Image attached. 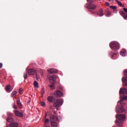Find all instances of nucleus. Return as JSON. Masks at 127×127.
<instances>
[{
    "label": "nucleus",
    "mask_w": 127,
    "mask_h": 127,
    "mask_svg": "<svg viewBox=\"0 0 127 127\" xmlns=\"http://www.w3.org/2000/svg\"><path fill=\"white\" fill-rule=\"evenodd\" d=\"M87 1L89 3H93V2H94V0H87Z\"/></svg>",
    "instance_id": "34"
},
{
    "label": "nucleus",
    "mask_w": 127,
    "mask_h": 127,
    "mask_svg": "<svg viewBox=\"0 0 127 127\" xmlns=\"http://www.w3.org/2000/svg\"><path fill=\"white\" fill-rule=\"evenodd\" d=\"M113 12H114L115 13H117V12H118V10H117L116 9L114 10Z\"/></svg>",
    "instance_id": "39"
},
{
    "label": "nucleus",
    "mask_w": 127,
    "mask_h": 127,
    "mask_svg": "<svg viewBox=\"0 0 127 127\" xmlns=\"http://www.w3.org/2000/svg\"><path fill=\"white\" fill-rule=\"evenodd\" d=\"M16 94H17V92H16V91H14L12 92L11 97H12V98H15V97H16Z\"/></svg>",
    "instance_id": "21"
},
{
    "label": "nucleus",
    "mask_w": 127,
    "mask_h": 127,
    "mask_svg": "<svg viewBox=\"0 0 127 127\" xmlns=\"http://www.w3.org/2000/svg\"><path fill=\"white\" fill-rule=\"evenodd\" d=\"M117 54H118V52H112L110 54V55L111 56L112 58H113L114 56L117 55Z\"/></svg>",
    "instance_id": "23"
},
{
    "label": "nucleus",
    "mask_w": 127,
    "mask_h": 127,
    "mask_svg": "<svg viewBox=\"0 0 127 127\" xmlns=\"http://www.w3.org/2000/svg\"><path fill=\"white\" fill-rule=\"evenodd\" d=\"M51 120V127H58V124L57 122H59L58 117L56 115H51L50 117Z\"/></svg>",
    "instance_id": "1"
},
{
    "label": "nucleus",
    "mask_w": 127,
    "mask_h": 127,
    "mask_svg": "<svg viewBox=\"0 0 127 127\" xmlns=\"http://www.w3.org/2000/svg\"><path fill=\"white\" fill-rule=\"evenodd\" d=\"M48 72L51 74H56L58 73V70L54 68H50L48 69Z\"/></svg>",
    "instance_id": "12"
},
{
    "label": "nucleus",
    "mask_w": 127,
    "mask_h": 127,
    "mask_svg": "<svg viewBox=\"0 0 127 127\" xmlns=\"http://www.w3.org/2000/svg\"><path fill=\"white\" fill-rule=\"evenodd\" d=\"M105 4H106V5H107V6H110V3L108 2H106L105 3Z\"/></svg>",
    "instance_id": "38"
},
{
    "label": "nucleus",
    "mask_w": 127,
    "mask_h": 127,
    "mask_svg": "<svg viewBox=\"0 0 127 127\" xmlns=\"http://www.w3.org/2000/svg\"><path fill=\"white\" fill-rule=\"evenodd\" d=\"M110 47L111 49H120V44L118 42H111L110 44Z\"/></svg>",
    "instance_id": "4"
},
{
    "label": "nucleus",
    "mask_w": 127,
    "mask_h": 127,
    "mask_svg": "<svg viewBox=\"0 0 127 127\" xmlns=\"http://www.w3.org/2000/svg\"><path fill=\"white\" fill-rule=\"evenodd\" d=\"M44 124L43 127H50V124H49V119H44Z\"/></svg>",
    "instance_id": "11"
},
{
    "label": "nucleus",
    "mask_w": 127,
    "mask_h": 127,
    "mask_svg": "<svg viewBox=\"0 0 127 127\" xmlns=\"http://www.w3.org/2000/svg\"><path fill=\"white\" fill-rule=\"evenodd\" d=\"M46 117H47V113H46L45 114V119H46Z\"/></svg>",
    "instance_id": "43"
},
{
    "label": "nucleus",
    "mask_w": 127,
    "mask_h": 127,
    "mask_svg": "<svg viewBox=\"0 0 127 127\" xmlns=\"http://www.w3.org/2000/svg\"><path fill=\"white\" fill-rule=\"evenodd\" d=\"M45 93V90H44V88H42V90H41V95H42V96H43V95H44Z\"/></svg>",
    "instance_id": "27"
},
{
    "label": "nucleus",
    "mask_w": 127,
    "mask_h": 127,
    "mask_svg": "<svg viewBox=\"0 0 127 127\" xmlns=\"http://www.w3.org/2000/svg\"><path fill=\"white\" fill-rule=\"evenodd\" d=\"M118 104H120L121 107L120 106H118L116 107V111L117 113H125V111H126V109H125V107H124V106L126 105L125 103H124L123 101H119L118 102Z\"/></svg>",
    "instance_id": "2"
},
{
    "label": "nucleus",
    "mask_w": 127,
    "mask_h": 127,
    "mask_svg": "<svg viewBox=\"0 0 127 127\" xmlns=\"http://www.w3.org/2000/svg\"><path fill=\"white\" fill-rule=\"evenodd\" d=\"M92 13H95V12H92Z\"/></svg>",
    "instance_id": "46"
},
{
    "label": "nucleus",
    "mask_w": 127,
    "mask_h": 127,
    "mask_svg": "<svg viewBox=\"0 0 127 127\" xmlns=\"http://www.w3.org/2000/svg\"><path fill=\"white\" fill-rule=\"evenodd\" d=\"M120 94L127 95V88H121L120 90Z\"/></svg>",
    "instance_id": "13"
},
{
    "label": "nucleus",
    "mask_w": 127,
    "mask_h": 127,
    "mask_svg": "<svg viewBox=\"0 0 127 127\" xmlns=\"http://www.w3.org/2000/svg\"><path fill=\"white\" fill-rule=\"evenodd\" d=\"M125 76H127V69H125L124 71Z\"/></svg>",
    "instance_id": "33"
},
{
    "label": "nucleus",
    "mask_w": 127,
    "mask_h": 127,
    "mask_svg": "<svg viewBox=\"0 0 127 127\" xmlns=\"http://www.w3.org/2000/svg\"><path fill=\"white\" fill-rule=\"evenodd\" d=\"M123 85L127 87V77L124 76L122 79Z\"/></svg>",
    "instance_id": "14"
},
{
    "label": "nucleus",
    "mask_w": 127,
    "mask_h": 127,
    "mask_svg": "<svg viewBox=\"0 0 127 127\" xmlns=\"http://www.w3.org/2000/svg\"><path fill=\"white\" fill-rule=\"evenodd\" d=\"M115 1H116V2H117L118 4L119 5H120V6H121V7H124V5H123V4L122 3V2L118 0H115Z\"/></svg>",
    "instance_id": "22"
},
{
    "label": "nucleus",
    "mask_w": 127,
    "mask_h": 127,
    "mask_svg": "<svg viewBox=\"0 0 127 127\" xmlns=\"http://www.w3.org/2000/svg\"><path fill=\"white\" fill-rule=\"evenodd\" d=\"M85 7H86V8H88V9H96V8H97V5L94 4H87L85 6Z\"/></svg>",
    "instance_id": "6"
},
{
    "label": "nucleus",
    "mask_w": 127,
    "mask_h": 127,
    "mask_svg": "<svg viewBox=\"0 0 127 127\" xmlns=\"http://www.w3.org/2000/svg\"><path fill=\"white\" fill-rule=\"evenodd\" d=\"M27 76H28L27 73H24V79H26L27 78Z\"/></svg>",
    "instance_id": "35"
},
{
    "label": "nucleus",
    "mask_w": 127,
    "mask_h": 127,
    "mask_svg": "<svg viewBox=\"0 0 127 127\" xmlns=\"http://www.w3.org/2000/svg\"><path fill=\"white\" fill-rule=\"evenodd\" d=\"M7 115L9 116V117H13V114L10 112H8L7 113Z\"/></svg>",
    "instance_id": "28"
},
{
    "label": "nucleus",
    "mask_w": 127,
    "mask_h": 127,
    "mask_svg": "<svg viewBox=\"0 0 127 127\" xmlns=\"http://www.w3.org/2000/svg\"><path fill=\"white\" fill-rule=\"evenodd\" d=\"M2 68V63H0V69Z\"/></svg>",
    "instance_id": "40"
},
{
    "label": "nucleus",
    "mask_w": 127,
    "mask_h": 127,
    "mask_svg": "<svg viewBox=\"0 0 127 127\" xmlns=\"http://www.w3.org/2000/svg\"><path fill=\"white\" fill-rule=\"evenodd\" d=\"M109 1H111V2H114V0H108Z\"/></svg>",
    "instance_id": "41"
},
{
    "label": "nucleus",
    "mask_w": 127,
    "mask_h": 127,
    "mask_svg": "<svg viewBox=\"0 0 127 127\" xmlns=\"http://www.w3.org/2000/svg\"><path fill=\"white\" fill-rule=\"evenodd\" d=\"M111 12L109 11H108L106 13V16H110L111 15Z\"/></svg>",
    "instance_id": "29"
},
{
    "label": "nucleus",
    "mask_w": 127,
    "mask_h": 127,
    "mask_svg": "<svg viewBox=\"0 0 127 127\" xmlns=\"http://www.w3.org/2000/svg\"><path fill=\"white\" fill-rule=\"evenodd\" d=\"M50 83L55 84L56 83V75H53L49 77Z\"/></svg>",
    "instance_id": "7"
},
{
    "label": "nucleus",
    "mask_w": 127,
    "mask_h": 127,
    "mask_svg": "<svg viewBox=\"0 0 127 127\" xmlns=\"http://www.w3.org/2000/svg\"><path fill=\"white\" fill-rule=\"evenodd\" d=\"M14 113L16 116V117H20V118H23L24 115H23V113L17 111V110H15L14 111Z\"/></svg>",
    "instance_id": "9"
},
{
    "label": "nucleus",
    "mask_w": 127,
    "mask_h": 127,
    "mask_svg": "<svg viewBox=\"0 0 127 127\" xmlns=\"http://www.w3.org/2000/svg\"><path fill=\"white\" fill-rule=\"evenodd\" d=\"M34 86L36 88H38V87H39V85H38V82H37V81H35L34 82Z\"/></svg>",
    "instance_id": "24"
},
{
    "label": "nucleus",
    "mask_w": 127,
    "mask_h": 127,
    "mask_svg": "<svg viewBox=\"0 0 127 127\" xmlns=\"http://www.w3.org/2000/svg\"><path fill=\"white\" fill-rule=\"evenodd\" d=\"M10 127H18V123L16 122H11L9 124Z\"/></svg>",
    "instance_id": "15"
},
{
    "label": "nucleus",
    "mask_w": 127,
    "mask_h": 127,
    "mask_svg": "<svg viewBox=\"0 0 127 127\" xmlns=\"http://www.w3.org/2000/svg\"><path fill=\"white\" fill-rule=\"evenodd\" d=\"M41 106H42L43 107H44V106H45V103H44V102H41Z\"/></svg>",
    "instance_id": "37"
},
{
    "label": "nucleus",
    "mask_w": 127,
    "mask_h": 127,
    "mask_svg": "<svg viewBox=\"0 0 127 127\" xmlns=\"http://www.w3.org/2000/svg\"><path fill=\"white\" fill-rule=\"evenodd\" d=\"M120 55H121V56H125L126 54L125 53V52H121Z\"/></svg>",
    "instance_id": "30"
},
{
    "label": "nucleus",
    "mask_w": 127,
    "mask_h": 127,
    "mask_svg": "<svg viewBox=\"0 0 127 127\" xmlns=\"http://www.w3.org/2000/svg\"><path fill=\"white\" fill-rule=\"evenodd\" d=\"M125 100H127V96H125L122 98V101H120V102H124L123 101H125Z\"/></svg>",
    "instance_id": "25"
},
{
    "label": "nucleus",
    "mask_w": 127,
    "mask_h": 127,
    "mask_svg": "<svg viewBox=\"0 0 127 127\" xmlns=\"http://www.w3.org/2000/svg\"><path fill=\"white\" fill-rule=\"evenodd\" d=\"M13 109H14L15 110H17V106H16V104H14L13 106Z\"/></svg>",
    "instance_id": "32"
},
{
    "label": "nucleus",
    "mask_w": 127,
    "mask_h": 127,
    "mask_svg": "<svg viewBox=\"0 0 127 127\" xmlns=\"http://www.w3.org/2000/svg\"><path fill=\"white\" fill-rule=\"evenodd\" d=\"M10 85H8L5 86V89L6 91H7V92H11V90H10Z\"/></svg>",
    "instance_id": "20"
},
{
    "label": "nucleus",
    "mask_w": 127,
    "mask_h": 127,
    "mask_svg": "<svg viewBox=\"0 0 127 127\" xmlns=\"http://www.w3.org/2000/svg\"><path fill=\"white\" fill-rule=\"evenodd\" d=\"M21 92H22V88H19V94H20L21 95L22 93Z\"/></svg>",
    "instance_id": "36"
},
{
    "label": "nucleus",
    "mask_w": 127,
    "mask_h": 127,
    "mask_svg": "<svg viewBox=\"0 0 127 127\" xmlns=\"http://www.w3.org/2000/svg\"><path fill=\"white\" fill-rule=\"evenodd\" d=\"M54 95L57 98H60V97H62V96H63V93L60 91V90H57L54 92Z\"/></svg>",
    "instance_id": "8"
},
{
    "label": "nucleus",
    "mask_w": 127,
    "mask_h": 127,
    "mask_svg": "<svg viewBox=\"0 0 127 127\" xmlns=\"http://www.w3.org/2000/svg\"><path fill=\"white\" fill-rule=\"evenodd\" d=\"M54 114L55 115H56V111H54Z\"/></svg>",
    "instance_id": "44"
},
{
    "label": "nucleus",
    "mask_w": 127,
    "mask_h": 127,
    "mask_svg": "<svg viewBox=\"0 0 127 127\" xmlns=\"http://www.w3.org/2000/svg\"><path fill=\"white\" fill-rule=\"evenodd\" d=\"M36 80H38L39 79V77H38V76H37V75H36Z\"/></svg>",
    "instance_id": "42"
},
{
    "label": "nucleus",
    "mask_w": 127,
    "mask_h": 127,
    "mask_svg": "<svg viewBox=\"0 0 127 127\" xmlns=\"http://www.w3.org/2000/svg\"><path fill=\"white\" fill-rule=\"evenodd\" d=\"M28 74L29 75H35L36 74V70L32 68L28 70Z\"/></svg>",
    "instance_id": "10"
},
{
    "label": "nucleus",
    "mask_w": 127,
    "mask_h": 127,
    "mask_svg": "<svg viewBox=\"0 0 127 127\" xmlns=\"http://www.w3.org/2000/svg\"><path fill=\"white\" fill-rule=\"evenodd\" d=\"M16 104L20 109L22 108V104L20 103V99L19 98L16 100Z\"/></svg>",
    "instance_id": "16"
},
{
    "label": "nucleus",
    "mask_w": 127,
    "mask_h": 127,
    "mask_svg": "<svg viewBox=\"0 0 127 127\" xmlns=\"http://www.w3.org/2000/svg\"><path fill=\"white\" fill-rule=\"evenodd\" d=\"M124 11H121L120 12V14L124 17V19H127V13L126 12H127V8H123Z\"/></svg>",
    "instance_id": "5"
},
{
    "label": "nucleus",
    "mask_w": 127,
    "mask_h": 127,
    "mask_svg": "<svg viewBox=\"0 0 127 127\" xmlns=\"http://www.w3.org/2000/svg\"><path fill=\"white\" fill-rule=\"evenodd\" d=\"M63 105V100L61 99H58L53 104V107L56 108L58 111H59V108Z\"/></svg>",
    "instance_id": "3"
},
{
    "label": "nucleus",
    "mask_w": 127,
    "mask_h": 127,
    "mask_svg": "<svg viewBox=\"0 0 127 127\" xmlns=\"http://www.w3.org/2000/svg\"><path fill=\"white\" fill-rule=\"evenodd\" d=\"M61 91H62V90H63V88L62 87H61Z\"/></svg>",
    "instance_id": "45"
},
{
    "label": "nucleus",
    "mask_w": 127,
    "mask_h": 127,
    "mask_svg": "<svg viewBox=\"0 0 127 127\" xmlns=\"http://www.w3.org/2000/svg\"><path fill=\"white\" fill-rule=\"evenodd\" d=\"M53 100H54V97L53 96H49L47 97V100L50 103H52V102H53Z\"/></svg>",
    "instance_id": "19"
},
{
    "label": "nucleus",
    "mask_w": 127,
    "mask_h": 127,
    "mask_svg": "<svg viewBox=\"0 0 127 127\" xmlns=\"http://www.w3.org/2000/svg\"><path fill=\"white\" fill-rule=\"evenodd\" d=\"M110 8H111L112 9H114V10L117 9V6H110Z\"/></svg>",
    "instance_id": "26"
},
{
    "label": "nucleus",
    "mask_w": 127,
    "mask_h": 127,
    "mask_svg": "<svg viewBox=\"0 0 127 127\" xmlns=\"http://www.w3.org/2000/svg\"><path fill=\"white\" fill-rule=\"evenodd\" d=\"M6 121L9 123H11V122H14V120L11 116H8L6 119Z\"/></svg>",
    "instance_id": "17"
},
{
    "label": "nucleus",
    "mask_w": 127,
    "mask_h": 127,
    "mask_svg": "<svg viewBox=\"0 0 127 127\" xmlns=\"http://www.w3.org/2000/svg\"><path fill=\"white\" fill-rule=\"evenodd\" d=\"M49 87H50V88L52 89V90H53L55 87H54V84H51L49 85Z\"/></svg>",
    "instance_id": "31"
},
{
    "label": "nucleus",
    "mask_w": 127,
    "mask_h": 127,
    "mask_svg": "<svg viewBox=\"0 0 127 127\" xmlns=\"http://www.w3.org/2000/svg\"><path fill=\"white\" fill-rule=\"evenodd\" d=\"M98 15L100 16H104V12H103V9H100L97 13Z\"/></svg>",
    "instance_id": "18"
}]
</instances>
